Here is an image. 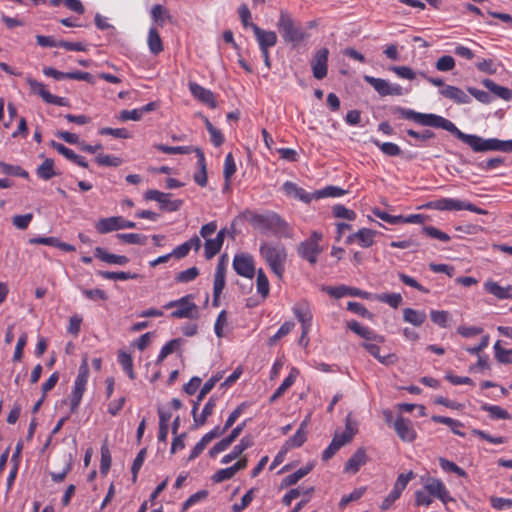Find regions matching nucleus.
Returning a JSON list of instances; mask_svg holds the SVG:
<instances>
[{
    "label": "nucleus",
    "mask_w": 512,
    "mask_h": 512,
    "mask_svg": "<svg viewBox=\"0 0 512 512\" xmlns=\"http://www.w3.org/2000/svg\"><path fill=\"white\" fill-rule=\"evenodd\" d=\"M487 144V151L512 152V140L489 138Z\"/></svg>",
    "instance_id": "obj_48"
},
{
    "label": "nucleus",
    "mask_w": 512,
    "mask_h": 512,
    "mask_svg": "<svg viewBox=\"0 0 512 512\" xmlns=\"http://www.w3.org/2000/svg\"><path fill=\"white\" fill-rule=\"evenodd\" d=\"M176 308L170 316L173 318L193 319L197 314V306L192 301L191 295H186L178 300L169 301L164 305V309Z\"/></svg>",
    "instance_id": "obj_7"
},
{
    "label": "nucleus",
    "mask_w": 512,
    "mask_h": 512,
    "mask_svg": "<svg viewBox=\"0 0 512 512\" xmlns=\"http://www.w3.org/2000/svg\"><path fill=\"white\" fill-rule=\"evenodd\" d=\"M89 377V367L87 360L84 358L79 367L78 375L74 382V387L70 396V411L76 412L78 409L83 393L86 389V385Z\"/></svg>",
    "instance_id": "obj_5"
},
{
    "label": "nucleus",
    "mask_w": 512,
    "mask_h": 512,
    "mask_svg": "<svg viewBox=\"0 0 512 512\" xmlns=\"http://www.w3.org/2000/svg\"><path fill=\"white\" fill-rule=\"evenodd\" d=\"M294 326H295V324L292 321H287V322L283 323L280 326V328L277 330V332L272 337H270V339L268 341V345L269 346L275 345V343L279 339H281L282 337L289 334L293 330Z\"/></svg>",
    "instance_id": "obj_60"
},
{
    "label": "nucleus",
    "mask_w": 512,
    "mask_h": 512,
    "mask_svg": "<svg viewBox=\"0 0 512 512\" xmlns=\"http://www.w3.org/2000/svg\"><path fill=\"white\" fill-rule=\"evenodd\" d=\"M427 206L438 211L468 210L470 212H474L480 215L487 214L486 210L474 205L473 203L455 198L437 199L429 202Z\"/></svg>",
    "instance_id": "obj_4"
},
{
    "label": "nucleus",
    "mask_w": 512,
    "mask_h": 512,
    "mask_svg": "<svg viewBox=\"0 0 512 512\" xmlns=\"http://www.w3.org/2000/svg\"><path fill=\"white\" fill-rule=\"evenodd\" d=\"M147 45L150 53L153 55L160 54L164 49L159 32L154 25H151L149 28L147 35Z\"/></svg>",
    "instance_id": "obj_35"
},
{
    "label": "nucleus",
    "mask_w": 512,
    "mask_h": 512,
    "mask_svg": "<svg viewBox=\"0 0 512 512\" xmlns=\"http://www.w3.org/2000/svg\"><path fill=\"white\" fill-rule=\"evenodd\" d=\"M235 272L248 279H252L255 275L254 258L248 253L235 254L232 262Z\"/></svg>",
    "instance_id": "obj_9"
},
{
    "label": "nucleus",
    "mask_w": 512,
    "mask_h": 512,
    "mask_svg": "<svg viewBox=\"0 0 512 512\" xmlns=\"http://www.w3.org/2000/svg\"><path fill=\"white\" fill-rule=\"evenodd\" d=\"M440 467L446 472H452L457 474L459 477H466L467 473L454 462L449 461L443 457L439 458Z\"/></svg>",
    "instance_id": "obj_63"
},
{
    "label": "nucleus",
    "mask_w": 512,
    "mask_h": 512,
    "mask_svg": "<svg viewBox=\"0 0 512 512\" xmlns=\"http://www.w3.org/2000/svg\"><path fill=\"white\" fill-rule=\"evenodd\" d=\"M118 362L122 366L125 373L128 375L130 379L135 378V374L133 371V361L129 354L125 352H121L118 355Z\"/></svg>",
    "instance_id": "obj_61"
},
{
    "label": "nucleus",
    "mask_w": 512,
    "mask_h": 512,
    "mask_svg": "<svg viewBox=\"0 0 512 512\" xmlns=\"http://www.w3.org/2000/svg\"><path fill=\"white\" fill-rule=\"evenodd\" d=\"M271 232L278 238L293 239L295 236L293 227L279 214H276Z\"/></svg>",
    "instance_id": "obj_29"
},
{
    "label": "nucleus",
    "mask_w": 512,
    "mask_h": 512,
    "mask_svg": "<svg viewBox=\"0 0 512 512\" xmlns=\"http://www.w3.org/2000/svg\"><path fill=\"white\" fill-rule=\"evenodd\" d=\"M328 56L329 50L321 48L316 51L311 60V68L314 78L321 80L327 76L328 73Z\"/></svg>",
    "instance_id": "obj_13"
},
{
    "label": "nucleus",
    "mask_w": 512,
    "mask_h": 512,
    "mask_svg": "<svg viewBox=\"0 0 512 512\" xmlns=\"http://www.w3.org/2000/svg\"><path fill=\"white\" fill-rule=\"evenodd\" d=\"M216 402H217V398L215 396H211L209 398V400L206 402V404L204 405L200 415L196 414L197 410H198L199 402L197 401L194 403L193 408H192V415H193L195 427L203 426L206 423L207 418L210 415H212V413L214 411Z\"/></svg>",
    "instance_id": "obj_21"
},
{
    "label": "nucleus",
    "mask_w": 512,
    "mask_h": 512,
    "mask_svg": "<svg viewBox=\"0 0 512 512\" xmlns=\"http://www.w3.org/2000/svg\"><path fill=\"white\" fill-rule=\"evenodd\" d=\"M117 238L128 244L145 245L147 236L139 233H119Z\"/></svg>",
    "instance_id": "obj_55"
},
{
    "label": "nucleus",
    "mask_w": 512,
    "mask_h": 512,
    "mask_svg": "<svg viewBox=\"0 0 512 512\" xmlns=\"http://www.w3.org/2000/svg\"><path fill=\"white\" fill-rule=\"evenodd\" d=\"M253 444L254 442L251 436L242 437L240 442L236 444L228 454L222 457L220 461L221 464H228L237 459L246 449L252 447Z\"/></svg>",
    "instance_id": "obj_28"
},
{
    "label": "nucleus",
    "mask_w": 512,
    "mask_h": 512,
    "mask_svg": "<svg viewBox=\"0 0 512 512\" xmlns=\"http://www.w3.org/2000/svg\"><path fill=\"white\" fill-rule=\"evenodd\" d=\"M482 84L485 88H487L489 91H491L497 97H499L503 100L511 99L512 91L506 87L496 84L493 80L488 79V78L483 79Z\"/></svg>",
    "instance_id": "obj_38"
},
{
    "label": "nucleus",
    "mask_w": 512,
    "mask_h": 512,
    "mask_svg": "<svg viewBox=\"0 0 512 512\" xmlns=\"http://www.w3.org/2000/svg\"><path fill=\"white\" fill-rule=\"evenodd\" d=\"M312 468V464H307L306 466L299 468L297 471L283 479L282 486H292L296 484L300 479L306 476L312 470Z\"/></svg>",
    "instance_id": "obj_46"
},
{
    "label": "nucleus",
    "mask_w": 512,
    "mask_h": 512,
    "mask_svg": "<svg viewBox=\"0 0 512 512\" xmlns=\"http://www.w3.org/2000/svg\"><path fill=\"white\" fill-rule=\"evenodd\" d=\"M439 93L457 104H468L470 103V97L459 87L446 85L440 89Z\"/></svg>",
    "instance_id": "obj_27"
},
{
    "label": "nucleus",
    "mask_w": 512,
    "mask_h": 512,
    "mask_svg": "<svg viewBox=\"0 0 512 512\" xmlns=\"http://www.w3.org/2000/svg\"><path fill=\"white\" fill-rule=\"evenodd\" d=\"M225 287V266L220 261L216 267L213 283V294H221Z\"/></svg>",
    "instance_id": "obj_44"
},
{
    "label": "nucleus",
    "mask_w": 512,
    "mask_h": 512,
    "mask_svg": "<svg viewBox=\"0 0 512 512\" xmlns=\"http://www.w3.org/2000/svg\"><path fill=\"white\" fill-rule=\"evenodd\" d=\"M325 291L332 297L339 299L344 296H353V297H361L363 299H368L370 294L368 292L362 291L358 288L348 287L345 285L337 286V287H327Z\"/></svg>",
    "instance_id": "obj_23"
},
{
    "label": "nucleus",
    "mask_w": 512,
    "mask_h": 512,
    "mask_svg": "<svg viewBox=\"0 0 512 512\" xmlns=\"http://www.w3.org/2000/svg\"><path fill=\"white\" fill-rule=\"evenodd\" d=\"M392 112L403 119L414 121L422 126L444 129L453 134L457 139L469 145L475 152L487 151L488 139H484L475 134H466L458 129L452 121L440 115L433 113H421L413 109L400 106L394 107Z\"/></svg>",
    "instance_id": "obj_1"
},
{
    "label": "nucleus",
    "mask_w": 512,
    "mask_h": 512,
    "mask_svg": "<svg viewBox=\"0 0 512 512\" xmlns=\"http://www.w3.org/2000/svg\"><path fill=\"white\" fill-rule=\"evenodd\" d=\"M484 290L493 295L498 300H511L512 299V285L501 286L498 282L491 279L483 284Z\"/></svg>",
    "instance_id": "obj_22"
},
{
    "label": "nucleus",
    "mask_w": 512,
    "mask_h": 512,
    "mask_svg": "<svg viewBox=\"0 0 512 512\" xmlns=\"http://www.w3.org/2000/svg\"><path fill=\"white\" fill-rule=\"evenodd\" d=\"M293 313L298 321L301 323L302 329H311L312 326V311L310 305L306 302H299L293 306Z\"/></svg>",
    "instance_id": "obj_25"
},
{
    "label": "nucleus",
    "mask_w": 512,
    "mask_h": 512,
    "mask_svg": "<svg viewBox=\"0 0 512 512\" xmlns=\"http://www.w3.org/2000/svg\"><path fill=\"white\" fill-rule=\"evenodd\" d=\"M145 199L153 200L160 204L162 210L174 212L181 208L183 202L179 199H171V194L163 193L158 190H148L145 193Z\"/></svg>",
    "instance_id": "obj_10"
},
{
    "label": "nucleus",
    "mask_w": 512,
    "mask_h": 512,
    "mask_svg": "<svg viewBox=\"0 0 512 512\" xmlns=\"http://www.w3.org/2000/svg\"><path fill=\"white\" fill-rule=\"evenodd\" d=\"M430 318L438 326L446 328L450 320V314L445 310H431Z\"/></svg>",
    "instance_id": "obj_59"
},
{
    "label": "nucleus",
    "mask_w": 512,
    "mask_h": 512,
    "mask_svg": "<svg viewBox=\"0 0 512 512\" xmlns=\"http://www.w3.org/2000/svg\"><path fill=\"white\" fill-rule=\"evenodd\" d=\"M98 259L107 264L118 266H124L129 262V258L127 256L111 254L100 248H98Z\"/></svg>",
    "instance_id": "obj_40"
},
{
    "label": "nucleus",
    "mask_w": 512,
    "mask_h": 512,
    "mask_svg": "<svg viewBox=\"0 0 512 512\" xmlns=\"http://www.w3.org/2000/svg\"><path fill=\"white\" fill-rule=\"evenodd\" d=\"M307 440V432L302 429H297L295 434L288 438L283 445L284 452L290 449L301 447Z\"/></svg>",
    "instance_id": "obj_42"
},
{
    "label": "nucleus",
    "mask_w": 512,
    "mask_h": 512,
    "mask_svg": "<svg viewBox=\"0 0 512 512\" xmlns=\"http://www.w3.org/2000/svg\"><path fill=\"white\" fill-rule=\"evenodd\" d=\"M277 29L283 41L287 44L297 46L308 38V33L299 22H296L290 13L281 10L277 21Z\"/></svg>",
    "instance_id": "obj_3"
},
{
    "label": "nucleus",
    "mask_w": 512,
    "mask_h": 512,
    "mask_svg": "<svg viewBox=\"0 0 512 512\" xmlns=\"http://www.w3.org/2000/svg\"><path fill=\"white\" fill-rule=\"evenodd\" d=\"M377 301L388 304L392 308H397L402 303V296L399 293H381L374 297Z\"/></svg>",
    "instance_id": "obj_50"
},
{
    "label": "nucleus",
    "mask_w": 512,
    "mask_h": 512,
    "mask_svg": "<svg viewBox=\"0 0 512 512\" xmlns=\"http://www.w3.org/2000/svg\"><path fill=\"white\" fill-rule=\"evenodd\" d=\"M299 375V370L295 367L290 369L288 376L283 380L280 386L276 389V391L270 397V402L273 403L279 397H281L286 390H288L296 381V378Z\"/></svg>",
    "instance_id": "obj_34"
},
{
    "label": "nucleus",
    "mask_w": 512,
    "mask_h": 512,
    "mask_svg": "<svg viewBox=\"0 0 512 512\" xmlns=\"http://www.w3.org/2000/svg\"><path fill=\"white\" fill-rule=\"evenodd\" d=\"M283 191L286 195L298 199L304 203H310L314 199V192L308 193L297 184L286 181L282 186Z\"/></svg>",
    "instance_id": "obj_26"
},
{
    "label": "nucleus",
    "mask_w": 512,
    "mask_h": 512,
    "mask_svg": "<svg viewBox=\"0 0 512 512\" xmlns=\"http://www.w3.org/2000/svg\"><path fill=\"white\" fill-rule=\"evenodd\" d=\"M189 91L193 97L210 108H216L217 102L214 93L196 82L189 83Z\"/></svg>",
    "instance_id": "obj_18"
},
{
    "label": "nucleus",
    "mask_w": 512,
    "mask_h": 512,
    "mask_svg": "<svg viewBox=\"0 0 512 512\" xmlns=\"http://www.w3.org/2000/svg\"><path fill=\"white\" fill-rule=\"evenodd\" d=\"M414 477L412 471L406 474H400L397 477V480L394 484L392 491L388 494V496L383 500L380 508L382 510H388L392 504L401 496V493L406 488L408 482Z\"/></svg>",
    "instance_id": "obj_11"
},
{
    "label": "nucleus",
    "mask_w": 512,
    "mask_h": 512,
    "mask_svg": "<svg viewBox=\"0 0 512 512\" xmlns=\"http://www.w3.org/2000/svg\"><path fill=\"white\" fill-rule=\"evenodd\" d=\"M259 254L271 271L281 279L287 262L285 246L281 243L263 241L260 243Z\"/></svg>",
    "instance_id": "obj_2"
},
{
    "label": "nucleus",
    "mask_w": 512,
    "mask_h": 512,
    "mask_svg": "<svg viewBox=\"0 0 512 512\" xmlns=\"http://www.w3.org/2000/svg\"><path fill=\"white\" fill-rule=\"evenodd\" d=\"M345 193H346V191L340 187L326 186L325 188L316 190L314 192V199L318 200V199L327 198V197H333V198L341 197Z\"/></svg>",
    "instance_id": "obj_49"
},
{
    "label": "nucleus",
    "mask_w": 512,
    "mask_h": 512,
    "mask_svg": "<svg viewBox=\"0 0 512 512\" xmlns=\"http://www.w3.org/2000/svg\"><path fill=\"white\" fill-rule=\"evenodd\" d=\"M98 166L118 167L123 163V159L114 155H108L98 152Z\"/></svg>",
    "instance_id": "obj_56"
},
{
    "label": "nucleus",
    "mask_w": 512,
    "mask_h": 512,
    "mask_svg": "<svg viewBox=\"0 0 512 512\" xmlns=\"http://www.w3.org/2000/svg\"><path fill=\"white\" fill-rule=\"evenodd\" d=\"M121 216L103 218L98 221V232L108 233L120 230Z\"/></svg>",
    "instance_id": "obj_41"
},
{
    "label": "nucleus",
    "mask_w": 512,
    "mask_h": 512,
    "mask_svg": "<svg viewBox=\"0 0 512 512\" xmlns=\"http://www.w3.org/2000/svg\"><path fill=\"white\" fill-rule=\"evenodd\" d=\"M481 410L488 412L490 418L492 419L508 420L511 418V415L508 413V411L498 405L484 403L481 406Z\"/></svg>",
    "instance_id": "obj_45"
},
{
    "label": "nucleus",
    "mask_w": 512,
    "mask_h": 512,
    "mask_svg": "<svg viewBox=\"0 0 512 512\" xmlns=\"http://www.w3.org/2000/svg\"><path fill=\"white\" fill-rule=\"evenodd\" d=\"M382 343L383 342L371 341V342H363L361 345L374 358H376L381 364L388 366V365H392V364L396 363L397 357L395 354L388 353L385 355H381L380 344H382Z\"/></svg>",
    "instance_id": "obj_20"
},
{
    "label": "nucleus",
    "mask_w": 512,
    "mask_h": 512,
    "mask_svg": "<svg viewBox=\"0 0 512 512\" xmlns=\"http://www.w3.org/2000/svg\"><path fill=\"white\" fill-rule=\"evenodd\" d=\"M251 29L254 32V35L258 42L260 50L269 49L276 45V43H277L276 32L261 29L256 24H251Z\"/></svg>",
    "instance_id": "obj_19"
},
{
    "label": "nucleus",
    "mask_w": 512,
    "mask_h": 512,
    "mask_svg": "<svg viewBox=\"0 0 512 512\" xmlns=\"http://www.w3.org/2000/svg\"><path fill=\"white\" fill-rule=\"evenodd\" d=\"M371 142L377 146L385 155L387 156H399L401 155L402 151L401 148L392 142H380L377 139H371Z\"/></svg>",
    "instance_id": "obj_47"
},
{
    "label": "nucleus",
    "mask_w": 512,
    "mask_h": 512,
    "mask_svg": "<svg viewBox=\"0 0 512 512\" xmlns=\"http://www.w3.org/2000/svg\"><path fill=\"white\" fill-rule=\"evenodd\" d=\"M236 163L231 153H228L224 160L223 176L227 185H229L232 176L236 172Z\"/></svg>",
    "instance_id": "obj_57"
},
{
    "label": "nucleus",
    "mask_w": 512,
    "mask_h": 512,
    "mask_svg": "<svg viewBox=\"0 0 512 512\" xmlns=\"http://www.w3.org/2000/svg\"><path fill=\"white\" fill-rule=\"evenodd\" d=\"M150 16L156 28L163 27L167 20L171 19L168 10L160 4L154 5L150 10Z\"/></svg>",
    "instance_id": "obj_37"
},
{
    "label": "nucleus",
    "mask_w": 512,
    "mask_h": 512,
    "mask_svg": "<svg viewBox=\"0 0 512 512\" xmlns=\"http://www.w3.org/2000/svg\"><path fill=\"white\" fill-rule=\"evenodd\" d=\"M26 82L28 83L30 90L33 94L40 96L46 103L48 100L58 99V96L51 94L45 89V85L32 77H27Z\"/></svg>",
    "instance_id": "obj_36"
},
{
    "label": "nucleus",
    "mask_w": 512,
    "mask_h": 512,
    "mask_svg": "<svg viewBox=\"0 0 512 512\" xmlns=\"http://www.w3.org/2000/svg\"><path fill=\"white\" fill-rule=\"evenodd\" d=\"M367 462V455L364 448H358L345 464V471L357 473L359 469Z\"/></svg>",
    "instance_id": "obj_30"
},
{
    "label": "nucleus",
    "mask_w": 512,
    "mask_h": 512,
    "mask_svg": "<svg viewBox=\"0 0 512 512\" xmlns=\"http://www.w3.org/2000/svg\"><path fill=\"white\" fill-rule=\"evenodd\" d=\"M205 126L210 134L213 145L215 147L221 146L224 143V136L221 131L215 128L207 118L205 119Z\"/></svg>",
    "instance_id": "obj_62"
},
{
    "label": "nucleus",
    "mask_w": 512,
    "mask_h": 512,
    "mask_svg": "<svg viewBox=\"0 0 512 512\" xmlns=\"http://www.w3.org/2000/svg\"><path fill=\"white\" fill-rule=\"evenodd\" d=\"M276 214L277 213L272 211L267 212L265 214L251 212L249 213L248 221L255 229L259 230L262 233H267L271 232L272 230Z\"/></svg>",
    "instance_id": "obj_15"
},
{
    "label": "nucleus",
    "mask_w": 512,
    "mask_h": 512,
    "mask_svg": "<svg viewBox=\"0 0 512 512\" xmlns=\"http://www.w3.org/2000/svg\"><path fill=\"white\" fill-rule=\"evenodd\" d=\"M197 156L198 171L194 174V181L201 187L207 185V169L206 160L203 151L200 148H195Z\"/></svg>",
    "instance_id": "obj_31"
},
{
    "label": "nucleus",
    "mask_w": 512,
    "mask_h": 512,
    "mask_svg": "<svg viewBox=\"0 0 512 512\" xmlns=\"http://www.w3.org/2000/svg\"><path fill=\"white\" fill-rule=\"evenodd\" d=\"M323 234L318 231H313L310 237L302 241L297 252L301 258L308 261L310 264H315L318 259V255L322 252L319 242L322 240Z\"/></svg>",
    "instance_id": "obj_6"
},
{
    "label": "nucleus",
    "mask_w": 512,
    "mask_h": 512,
    "mask_svg": "<svg viewBox=\"0 0 512 512\" xmlns=\"http://www.w3.org/2000/svg\"><path fill=\"white\" fill-rule=\"evenodd\" d=\"M454 67L455 60L452 56L449 55L441 56L435 64V68L441 72L451 71L452 69H454Z\"/></svg>",
    "instance_id": "obj_64"
},
{
    "label": "nucleus",
    "mask_w": 512,
    "mask_h": 512,
    "mask_svg": "<svg viewBox=\"0 0 512 512\" xmlns=\"http://www.w3.org/2000/svg\"><path fill=\"white\" fill-rule=\"evenodd\" d=\"M378 234L369 228H361L358 231L351 233L345 240L346 244H357L362 248H369L374 245L375 237Z\"/></svg>",
    "instance_id": "obj_14"
},
{
    "label": "nucleus",
    "mask_w": 512,
    "mask_h": 512,
    "mask_svg": "<svg viewBox=\"0 0 512 512\" xmlns=\"http://www.w3.org/2000/svg\"><path fill=\"white\" fill-rule=\"evenodd\" d=\"M100 276L108 280H129V279H137L139 278V274L119 271V272H110V271H100L98 272Z\"/></svg>",
    "instance_id": "obj_52"
},
{
    "label": "nucleus",
    "mask_w": 512,
    "mask_h": 512,
    "mask_svg": "<svg viewBox=\"0 0 512 512\" xmlns=\"http://www.w3.org/2000/svg\"><path fill=\"white\" fill-rule=\"evenodd\" d=\"M225 238V230H220L213 239L205 241V256L207 259L214 257L221 249Z\"/></svg>",
    "instance_id": "obj_33"
},
{
    "label": "nucleus",
    "mask_w": 512,
    "mask_h": 512,
    "mask_svg": "<svg viewBox=\"0 0 512 512\" xmlns=\"http://www.w3.org/2000/svg\"><path fill=\"white\" fill-rule=\"evenodd\" d=\"M50 145L58 153H60L67 159L71 160L72 162L76 163L77 165L82 166V167H87V162L85 161L84 157L76 154L73 150L67 148L65 145L58 143L54 140H52L50 142Z\"/></svg>",
    "instance_id": "obj_32"
},
{
    "label": "nucleus",
    "mask_w": 512,
    "mask_h": 512,
    "mask_svg": "<svg viewBox=\"0 0 512 512\" xmlns=\"http://www.w3.org/2000/svg\"><path fill=\"white\" fill-rule=\"evenodd\" d=\"M357 431H358V423L356 420H354L352 418L351 413H349L345 419L344 431L341 433L336 432L332 440L338 441V445L341 448L344 445H346L352 441V439L356 435Z\"/></svg>",
    "instance_id": "obj_17"
},
{
    "label": "nucleus",
    "mask_w": 512,
    "mask_h": 512,
    "mask_svg": "<svg viewBox=\"0 0 512 512\" xmlns=\"http://www.w3.org/2000/svg\"><path fill=\"white\" fill-rule=\"evenodd\" d=\"M347 326L351 331H353L354 333H356L357 335L362 337L365 340L364 342H371V341L384 342L385 341L384 336L377 334L376 332L371 330L369 327L363 326L357 321H350V322H348Z\"/></svg>",
    "instance_id": "obj_24"
},
{
    "label": "nucleus",
    "mask_w": 512,
    "mask_h": 512,
    "mask_svg": "<svg viewBox=\"0 0 512 512\" xmlns=\"http://www.w3.org/2000/svg\"><path fill=\"white\" fill-rule=\"evenodd\" d=\"M36 174L43 180H50L57 173L54 171V161L51 158H46L42 164H40L36 170Z\"/></svg>",
    "instance_id": "obj_43"
},
{
    "label": "nucleus",
    "mask_w": 512,
    "mask_h": 512,
    "mask_svg": "<svg viewBox=\"0 0 512 512\" xmlns=\"http://www.w3.org/2000/svg\"><path fill=\"white\" fill-rule=\"evenodd\" d=\"M495 358L503 364H512V348L504 349L500 346L499 341L494 345Z\"/></svg>",
    "instance_id": "obj_58"
},
{
    "label": "nucleus",
    "mask_w": 512,
    "mask_h": 512,
    "mask_svg": "<svg viewBox=\"0 0 512 512\" xmlns=\"http://www.w3.org/2000/svg\"><path fill=\"white\" fill-rule=\"evenodd\" d=\"M393 428L403 442L411 443L417 438V432L410 419L398 416L393 422Z\"/></svg>",
    "instance_id": "obj_12"
},
{
    "label": "nucleus",
    "mask_w": 512,
    "mask_h": 512,
    "mask_svg": "<svg viewBox=\"0 0 512 512\" xmlns=\"http://www.w3.org/2000/svg\"><path fill=\"white\" fill-rule=\"evenodd\" d=\"M0 170L2 174L11 175V176H19L22 178H28L29 174L26 170L22 169L18 165H11L4 161L0 160Z\"/></svg>",
    "instance_id": "obj_51"
},
{
    "label": "nucleus",
    "mask_w": 512,
    "mask_h": 512,
    "mask_svg": "<svg viewBox=\"0 0 512 512\" xmlns=\"http://www.w3.org/2000/svg\"><path fill=\"white\" fill-rule=\"evenodd\" d=\"M313 491V487H309L306 489L301 487L293 488L283 496L282 502L285 505L289 506L291 505L294 499L300 497L301 495H310Z\"/></svg>",
    "instance_id": "obj_54"
},
{
    "label": "nucleus",
    "mask_w": 512,
    "mask_h": 512,
    "mask_svg": "<svg viewBox=\"0 0 512 512\" xmlns=\"http://www.w3.org/2000/svg\"><path fill=\"white\" fill-rule=\"evenodd\" d=\"M424 488L434 497L438 498L442 503L447 504L452 501L445 484L438 478H427Z\"/></svg>",
    "instance_id": "obj_16"
},
{
    "label": "nucleus",
    "mask_w": 512,
    "mask_h": 512,
    "mask_svg": "<svg viewBox=\"0 0 512 512\" xmlns=\"http://www.w3.org/2000/svg\"><path fill=\"white\" fill-rule=\"evenodd\" d=\"M256 287L257 292L263 297L266 298L269 294L270 284L269 280L264 273L263 269H259L257 271V279H256Z\"/></svg>",
    "instance_id": "obj_53"
},
{
    "label": "nucleus",
    "mask_w": 512,
    "mask_h": 512,
    "mask_svg": "<svg viewBox=\"0 0 512 512\" xmlns=\"http://www.w3.org/2000/svg\"><path fill=\"white\" fill-rule=\"evenodd\" d=\"M364 81L370 84L379 95L388 96L396 95L400 96L404 94L403 88L399 84L390 83L388 80L382 78H376L373 76L365 75Z\"/></svg>",
    "instance_id": "obj_8"
},
{
    "label": "nucleus",
    "mask_w": 512,
    "mask_h": 512,
    "mask_svg": "<svg viewBox=\"0 0 512 512\" xmlns=\"http://www.w3.org/2000/svg\"><path fill=\"white\" fill-rule=\"evenodd\" d=\"M403 320L414 326H421L426 320V313L412 308H405L403 310Z\"/></svg>",
    "instance_id": "obj_39"
}]
</instances>
